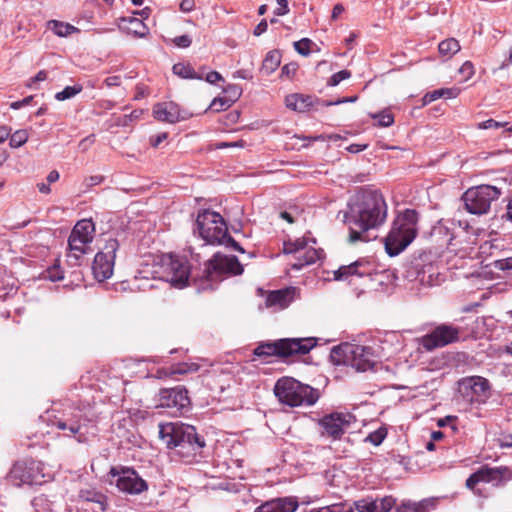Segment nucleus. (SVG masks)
<instances>
[{"mask_svg":"<svg viewBox=\"0 0 512 512\" xmlns=\"http://www.w3.org/2000/svg\"><path fill=\"white\" fill-rule=\"evenodd\" d=\"M501 447H512V434L504 435L500 440Z\"/></svg>","mask_w":512,"mask_h":512,"instance_id":"nucleus-64","label":"nucleus"},{"mask_svg":"<svg viewBox=\"0 0 512 512\" xmlns=\"http://www.w3.org/2000/svg\"><path fill=\"white\" fill-rule=\"evenodd\" d=\"M387 217V205L382 195L373 190H363L355 194L345 214L349 227V242H367V232L382 225Z\"/></svg>","mask_w":512,"mask_h":512,"instance_id":"nucleus-1","label":"nucleus"},{"mask_svg":"<svg viewBox=\"0 0 512 512\" xmlns=\"http://www.w3.org/2000/svg\"><path fill=\"white\" fill-rule=\"evenodd\" d=\"M172 41L179 48H188L192 43V39L189 35L177 36Z\"/></svg>","mask_w":512,"mask_h":512,"instance_id":"nucleus-51","label":"nucleus"},{"mask_svg":"<svg viewBox=\"0 0 512 512\" xmlns=\"http://www.w3.org/2000/svg\"><path fill=\"white\" fill-rule=\"evenodd\" d=\"M273 390L279 402L290 407L311 406L319 397L316 389L292 377L278 379Z\"/></svg>","mask_w":512,"mask_h":512,"instance_id":"nucleus-5","label":"nucleus"},{"mask_svg":"<svg viewBox=\"0 0 512 512\" xmlns=\"http://www.w3.org/2000/svg\"><path fill=\"white\" fill-rule=\"evenodd\" d=\"M459 73L464 76L465 80L470 79L474 75V66L470 61H466L459 68Z\"/></svg>","mask_w":512,"mask_h":512,"instance_id":"nucleus-49","label":"nucleus"},{"mask_svg":"<svg viewBox=\"0 0 512 512\" xmlns=\"http://www.w3.org/2000/svg\"><path fill=\"white\" fill-rule=\"evenodd\" d=\"M111 474L117 476L116 486L124 493L140 494L148 488L146 481L131 468H124L120 472H116V469L112 468Z\"/></svg>","mask_w":512,"mask_h":512,"instance_id":"nucleus-18","label":"nucleus"},{"mask_svg":"<svg viewBox=\"0 0 512 512\" xmlns=\"http://www.w3.org/2000/svg\"><path fill=\"white\" fill-rule=\"evenodd\" d=\"M354 421L355 417L350 413L334 412L324 416L319 424L328 436L338 439Z\"/></svg>","mask_w":512,"mask_h":512,"instance_id":"nucleus-19","label":"nucleus"},{"mask_svg":"<svg viewBox=\"0 0 512 512\" xmlns=\"http://www.w3.org/2000/svg\"><path fill=\"white\" fill-rule=\"evenodd\" d=\"M32 505L36 512H50L51 511L50 503L44 495L35 497L32 501Z\"/></svg>","mask_w":512,"mask_h":512,"instance_id":"nucleus-43","label":"nucleus"},{"mask_svg":"<svg viewBox=\"0 0 512 512\" xmlns=\"http://www.w3.org/2000/svg\"><path fill=\"white\" fill-rule=\"evenodd\" d=\"M312 45H313L312 40H310L308 38H303L299 41L294 42L295 50L303 56H308L310 54Z\"/></svg>","mask_w":512,"mask_h":512,"instance_id":"nucleus-44","label":"nucleus"},{"mask_svg":"<svg viewBox=\"0 0 512 512\" xmlns=\"http://www.w3.org/2000/svg\"><path fill=\"white\" fill-rule=\"evenodd\" d=\"M286 106L297 112H305L312 106V97L303 94H291L285 99Z\"/></svg>","mask_w":512,"mask_h":512,"instance_id":"nucleus-27","label":"nucleus"},{"mask_svg":"<svg viewBox=\"0 0 512 512\" xmlns=\"http://www.w3.org/2000/svg\"><path fill=\"white\" fill-rule=\"evenodd\" d=\"M103 180H104L103 176L94 175V176H90L89 178H87L85 180V183H86L87 187H92V186L101 184L103 182Z\"/></svg>","mask_w":512,"mask_h":512,"instance_id":"nucleus-55","label":"nucleus"},{"mask_svg":"<svg viewBox=\"0 0 512 512\" xmlns=\"http://www.w3.org/2000/svg\"><path fill=\"white\" fill-rule=\"evenodd\" d=\"M309 512H354V508L346 503H338L321 507L318 510H311Z\"/></svg>","mask_w":512,"mask_h":512,"instance_id":"nucleus-40","label":"nucleus"},{"mask_svg":"<svg viewBox=\"0 0 512 512\" xmlns=\"http://www.w3.org/2000/svg\"><path fill=\"white\" fill-rule=\"evenodd\" d=\"M418 220V213L413 209H406L397 215L384 240L390 256L400 254L412 243L418 233Z\"/></svg>","mask_w":512,"mask_h":512,"instance_id":"nucleus-3","label":"nucleus"},{"mask_svg":"<svg viewBox=\"0 0 512 512\" xmlns=\"http://www.w3.org/2000/svg\"><path fill=\"white\" fill-rule=\"evenodd\" d=\"M460 329L453 325L442 324L429 334L419 339V344L426 350L432 351L456 342L459 339Z\"/></svg>","mask_w":512,"mask_h":512,"instance_id":"nucleus-16","label":"nucleus"},{"mask_svg":"<svg viewBox=\"0 0 512 512\" xmlns=\"http://www.w3.org/2000/svg\"><path fill=\"white\" fill-rule=\"evenodd\" d=\"M120 82H121V79L119 76H110V77H107L105 79V84L108 86V87H115V86H119L120 85Z\"/></svg>","mask_w":512,"mask_h":512,"instance_id":"nucleus-59","label":"nucleus"},{"mask_svg":"<svg viewBox=\"0 0 512 512\" xmlns=\"http://www.w3.org/2000/svg\"><path fill=\"white\" fill-rule=\"evenodd\" d=\"M159 437L168 448L177 449V453L188 461L205 446L195 427L180 422L159 424Z\"/></svg>","mask_w":512,"mask_h":512,"instance_id":"nucleus-2","label":"nucleus"},{"mask_svg":"<svg viewBox=\"0 0 512 512\" xmlns=\"http://www.w3.org/2000/svg\"><path fill=\"white\" fill-rule=\"evenodd\" d=\"M278 7L274 10V14L277 16H284L289 13L288 1L277 0Z\"/></svg>","mask_w":512,"mask_h":512,"instance_id":"nucleus-52","label":"nucleus"},{"mask_svg":"<svg viewBox=\"0 0 512 512\" xmlns=\"http://www.w3.org/2000/svg\"><path fill=\"white\" fill-rule=\"evenodd\" d=\"M371 118L378 120V125L381 127H389L394 123V117L387 110L380 113H370Z\"/></svg>","mask_w":512,"mask_h":512,"instance_id":"nucleus-39","label":"nucleus"},{"mask_svg":"<svg viewBox=\"0 0 512 512\" xmlns=\"http://www.w3.org/2000/svg\"><path fill=\"white\" fill-rule=\"evenodd\" d=\"M89 244L87 241L70 235L68 239L69 252L67 254L69 261L73 259L76 263L81 256L88 252Z\"/></svg>","mask_w":512,"mask_h":512,"instance_id":"nucleus-28","label":"nucleus"},{"mask_svg":"<svg viewBox=\"0 0 512 512\" xmlns=\"http://www.w3.org/2000/svg\"><path fill=\"white\" fill-rule=\"evenodd\" d=\"M199 370V365L196 363H180L171 368L169 373H165V375H174V374H188L195 373Z\"/></svg>","mask_w":512,"mask_h":512,"instance_id":"nucleus-36","label":"nucleus"},{"mask_svg":"<svg viewBox=\"0 0 512 512\" xmlns=\"http://www.w3.org/2000/svg\"><path fill=\"white\" fill-rule=\"evenodd\" d=\"M280 62L281 55L279 51L273 50L268 52L263 60L261 72L265 75L272 74L279 67Z\"/></svg>","mask_w":512,"mask_h":512,"instance_id":"nucleus-30","label":"nucleus"},{"mask_svg":"<svg viewBox=\"0 0 512 512\" xmlns=\"http://www.w3.org/2000/svg\"><path fill=\"white\" fill-rule=\"evenodd\" d=\"M499 267L502 270L512 269V257H508L499 261Z\"/></svg>","mask_w":512,"mask_h":512,"instance_id":"nucleus-62","label":"nucleus"},{"mask_svg":"<svg viewBox=\"0 0 512 512\" xmlns=\"http://www.w3.org/2000/svg\"><path fill=\"white\" fill-rule=\"evenodd\" d=\"M431 507L432 502L430 500L406 501L397 508V512H429Z\"/></svg>","mask_w":512,"mask_h":512,"instance_id":"nucleus-32","label":"nucleus"},{"mask_svg":"<svg viewBox=\"0 0 512 512\" xmlns=\"http://www.w3.org/2000/svg\"><path fill=\"white\" fill-rule=\"evenodd\" d=\"M315 244V239L307 237L284 242L283 252L294 256L295 261L291 263L293 269L300 270L320 259L321 251L314 247Z\"/></svg>","mask_w":512,"mask_h":512,"instance_id":"nucleus-10","label":"nucleus"},{"mask_svg":"<svg viewBox=\"0 0 512 512\" xmlns=\"http://www.w3.org/2000/svg\"><path fill=\"white\" fill-rule=\"evenodd\" d=\"M297 507V501L292 498H278L265 502L255 512H295Z\"/></svg>","mask_w":512,"mask_h":512,"instance_id":"nucleus-24","label":"nucleus"},{"mask_svg":"<svg viewBox=\"0 0 512 512\" xmlns=\"http://www.w3.org/2000/svg\"><path fill=\"white\" fill-rule=\"evenodd\" d=\"M512 480V470L506 466L488 467L484 466L471 474L466 480V486L474 490L480 482L492 483L495 486H501Z\"/></svg>","mask_w":512,"mask_h":512,"instance_id":"nucleus-14","label":"nucleus"},{"mask_svg":"<svg viewBox=\"0 0 512 512\" xmlns=\"http://www.w3.org/2000/svg\"><path fill=\"white\" fill-rule=\"evenodd\" d=\"M507 122H499L494 119H488L486 121L478 123L479 129H498L505 127Z\"/></svg>","mask_w":512,"mask_h":512,"instance_id":"nucleus-48","label":"nucleus"},{"mask_svg":"<svg viewBox=\"0 0 512 512\" xmlns=\"http://www.w3.org/2000/svg\"><path fill=\"white\" fill-rule=\"evenodd\" d=\"M29 134L25 129L17 130L10 137V146L12 148H18L24 145L28 140Z\"/></svg>","mask_w":512,"mask_h":512,"instance_id":"nucleus-37","label":"nucleus"},{"mask_svg":"<svg viewBox=\"0 0 512 512\" xmlns=\"http://www.w3.org/2000/svg\"><path fill=\"white\" fill-rule=\"evenodd\" d=\"M79 498L83 501L93 502L98 505L99 510L104 512L106 510V497L93 489H82L79 492Z\"/></svg>","mask_w":512,"mask_h":512,"instance_id":"nucleus-29","label":"nucleus"},{"mask_svg":"<svg viewBox=\"0 0 512 512\" xmlns=\"http://www.w3.org/2000/svg\"><path fill=\"white\" fill-rule=\"evenodd\" d=\"M458 391L470 404H484L490 396V384L481 376H470L458 381Z\"/></svg>","mask_w":512,"mask_h":512,"instance_id":"nucleus-12","label":"nucleus"},{"mask_svg":"<svg viewBox=\"0 0 512 512\" xmlns=\"http://www.w3.org/2000/svg\"><path fill=\"white\" fill-rule=\"evenodd\" d=\"M49 280L55 282L63 279V272L61 271L60 267L57 265H54L47 271V276Z\"/></svg>","mask_w":512,"mask_h":512,"instance_id":"nucleus-50","label":"nucleus"},{"mask_svg":"<svg viewBox=\"0 0 512 512\" xmlns=\"http://www.w3.org/2000/svg\"><path fill=\"white\" fill-rule=\"evenodd\" d=\"M243 267L236 256L216 253L208 262L205 269L206 278L210 281L217 280L222 275H239Z\"/></svg>","mask_w":512,"mask_h":512,"instance_id":"nucleus-15","label":"nucleus"},{"mask_svg":"<svg viewBox=\"0 0 512 512\" xmlns=\"http://www.w3.org/2000/svg\"><path fill=\"white\" fill-rule=\"evenodd\" d=\"M232 105V101L225 97L214 98L209 108L215 112H219L229 108Z\"/></svg>","mask_w":512,"mask_h":512,"instance_id":"nucleus-45","label":"nucleus"},{"mask_svg":"<svg viewBox=\"0 0 512 512\" xmlns=\"http://www.w3.org/2000/svg\"><path fill=\"white\" fill-rule=\"evenodd\" d=\"M160 270L161 278L172 286L183 288L187 285L190 266L184 258L171 254L164 255L161 258Z\"/></svg>","mask_w":512,"mask_h":512,"instance_id":"nucleus-11","label":"nucleus"},{"mask_svg":"<svg viewBox=\"0 0 512 512\" xmlns=\"http://www.w3.org/2000/svg\"><path fill=\"white\" fill-rule=\"evenodd\" d=\"M190 405L188 391L181 386L164 388L158 394V406L170 409L172 413H182Z\"/></svg>","mask_w":512,"mask_h":512,"instance_id":"nucleus-17","label":"nucleus"},{"mask_svg":"<svg viewBox=\"0 0 512 512\" xmlns=\"http://www.w3.org/2000/svg\"><path fill=\"white\" fill-rule=\"evenodd\" d=\"M367 148V144H351L347 147V150L350 153H358L360 151H363Z\"/></svg>","mask_w":512,"mask_h":512,"instance_id":"nucleus-61","label":"nucleus"},{"mask_svg":"<svg viewBox=\"0 0 512 512\" xmlns=\"http://www.w3.org/2000/svg\"><path fill=\"white\" fill-rule=\"evenodd\" d=\"M167 136L168 135L165 132L152 136L150 138L151 146H153L154 148H157L167 138Z\"/></svg>","mask_w":512,"mask_h":512,"instance_id":"nucleus-53","label":"nucleus"},{"mask_svg":"<svg viewBox=\"0 0 512 512\" xmlns=\"http://www.w3.org/2000/svg\"><path fill=\"white\" fill-rule=\"evenodd\" d=\"M82 91V86L74 85L67 86L62 91L55 94V99L58 101H64L70 99Z\"/></svg>","mask_w":512,"mask_h":512,"instance_id":"nucleus-38","label":"nucleus"},{"mask_svg":"<svg viewBox=\"0 0 512 512\" xmlns=\"http://www.w3.org/2000/svg\"><path fill=\"white\" fill-rule=\"evenodd\" d=\"M433 92H434V96L436 97V99H439V98L453 99L459 95L460 89L457 87L441 88V89L433 90Z\"/></svg>","mask_w":512,"mask_h":512,"instance_id":"nucleus-42","label":"nucleus"},{"mask_svg":"<svg viewBox=\"0 0 512 512\" xmlns=\"http://www.w3.org/2000/svg\"><path fill=\"white\" fill-rule=\"evenodd\" d=\"M395 504L392 496L374 499L366 497L354 502L353 508L358 512H388Z\"/></svg>","mask_w":512,"mask_h":512,"instance_id":"nucleus-20","label":"nucleus"},{"mask_svg":"<svg viewBox=\"0 0 512 512\" xmlns=\"http://www.w3.org/2000/svg\"><path fill=\"white\" fill-rule=\"evenodd\" d=\"M316 345V339L309 338H285L274 342H267L258 345L254 355L289 357L294 354H307Z\"/></svg>","mask_w":512,"mask_h":512,"instance_id":"nucleus-7","label":"nucleus"},{"mask_svg":"<svg viewBox=\"0 0 512 512\" xmlns=\"http://www.w3.org/2000/svg\"><path fill=\"white\" fill-rule=\"evenodd\" d=\"M438 50L442 56L450 58L460 50V44L456 39L449 38L439 43Z\"/></svg>","mask_w":512,"mask_h":512,"instance_id":"nucleus-35","label":"nucleus"},{"mask_svg":"<svg viewBox=\"0 0 512 512\" xmlns=\"http://www.w3.org/2000/svg\"><path fill=\"white\" fill-rule=\"evenodd\" d=\"M196 225L201 238L208 244H220L244 253V249L227 233L223 217L214 211L198 213Z\"/></svg>","mask_w":512,"mask_h":512,"instance_id":"nucleus-4","label":"nucleus"},{"mask_svg":"<svg viewBox=\"0 0 512 512\" xmlns=\"http://www.w3.org/2000/svg\"><path fill=\"white\" fill-rule=\"evenodd\" d=\"M46 79H47V73H46V71L41 70V71H39V72L35 75V77H33V78L31 79L30 83H28V86H29V87H32V85H33L34 83H36V82H41V81H44V80H46Z\"/></svg>","mask_w":512,"mask_h":512,"instance_id":"nucleus-56","label":"nucleus"},{"mask_svg":"<svg viewBox=\"0 0 512 512\" xmlns=\"http://www.w3.org/2000/svg\"><path fill=\"white\" fill-rule=\"evenodd\" d=\"M47 27L54 34H56L57 36H60V37L68 36V35L72 34L73 32L77 31L76 27H74L68 23H63V22H60L57 20H50L47 23Z\"/></svg>","mask_w":512,"mask_h":512,"instance_id":"nucleus-33","label":"nucleus"},{"mask_svg":"<svg viewBox=\"0 0 512 512\" xmlns=\"http://www.w3.org/2000/svg\"><path fill=\"white\" fill-rule=\"evenodd\" d=\"M93 142L94 136H88L80 141L79 148L82 149V151H86Z\"/></svg>","mask_w":512,"mask_h":512,"instance_id":"nucleus-57","label":"nucleus"},{"mask_svg":"<svg viewBox=\"0 0 512 512\" xmlns=\"http://www.w3.org/2000/svg\"><path fill=\"white\" fill-rule=\"evenodd\" d=\"M330 359L335 365L350 366L356 371L365 372L374 365V352L368 346L342 343L331 350Z\"/></svg>","mask_w":512,"mask_h":512,"instance_id":"nucleus-6","label":"nucleus"},{"mask_svg":"<svg viewBox=\"0 0 512 512\" xmlns=\"http://www.w3.org/2000/svg\"><path fill=\"white\" fill-rule=\"evenodd\" d=\"M119 248L117 239L109 238L106 241L104 250L95 255L92 271L94 277L102 282L113 274L116 251Z\"/></svg>","mask_w":512,"mask_h":512,"instance_id":"nucleus-13","label":"nucleus"},{"mask_svg":"<svg viewBox=\"0 0 512 512\" xmlns=\"http://www.w3.org/2000/svg\"><path fill=\"white\" fill-rule=\"evenodd\" d=\"M267 27H268V24L266 22V20H262L254 29V35L255 36H260L261 34H263L264 32H266L267 30Z\"/></svg>","mask_w":512,"mask_h":512,"instance_id":"nucleus-58","label":"nucleus"},{"mask_svg":"<svg viewBox=\"0 0 512 512\" xmlns=\"http://www.w3.org/2000/svg\"><path fill=\"white\" fill-rule=\"evenodd\" d=\"M119 28L128 34H132L137 37H145L148 34V28L143 21L138 18H122Z\"/></svg>","mask_w":512,"mask_h":512,"instance_id":"nucleus-25","label":"nucleus"},{"mask_svg":"<svg viewBox=\"0 0 512 512\" xmlns=\"http://www.w3.org/2000/svg\"><path fill=\"white\" fill-rule=\"evenodd\" d=\"M371 270L368 263L358 260L349 265L341 266L334 273L336 280H349L352 282L353 277H369Z\"/></svg>","mask_w":512,"mask_h":512,"instance_id":"nucleus-22","label":"nucleus"},{"mask_svg":"<svg viewBox=\"0 0 512 512\" xmlns=\"http://www.w3.org/2000/svg\"><path fill=\"white\" fill-rule=\"evenodd\" d=\"M10 128L7 126H0V143L4 142L10 135Z\"/></svg>","mask_w":512,"mask_h":512,"instance_id":"nucleus-63","label":"nucleus"},{"mask_svg":"<svg viewBox=\"0 0 512 512\" xmlns=\"http://www.w3.org/2000/svg\"><path fill=\"white\" fill-rule=\"evenodd\" d=\"M50 479H52V473L46 471L42 462L35 460L18 462L9 473L10 482L17 487L26 484H42Z\"/></svg>","mask_w":512,"mask_h":512,"instance_id":"nucleus-8","label":"nucleus"},{"mask_svg":"<svg viewBox=\"0 0 512 512\" xmlns=\"http://www.w3.org/2000/svg\"><path fill=\"white\" fill-rule=\"evenodd\" d=\"M387 436V431L385 428H379L373 432H371L365 439L366 442H370L371 444L378 446Z\"/></svg>","mask_w":512,"mask_h":512,"instance_id":"nucleus-41","label":"nucleus"},{"mask_svg":"<svg viewBox=\"0 0 512 512\" xmlns=\"http://www.w3.org/2000/svg\"><path fill=\"white\" fill-rule=\"evenodd\" d=\"M295 288L271 291L265 298V305L275 310L284 309L294 300Z\"/></svg>","mask_w":512,"mask_h":512,"instance_id":"nucleus-23","label":"nucleus"},{"mask_svg":"<svg viewBox=\"0 0 512 512\" xmlns=\"http://www.w3.org/2000/svg\"><path fill=\"white\" fill-rule=\"evenodd\" d=\"M224 92L228 95V100L232 101V104L241 96L242 89L240 86L235 84H229L225 87Z\"/></svg>","mask_w":512,"mask_h":512,"instance_id":"nucleus-46","label":"nucleus"},{"mask_svg":"<svg viewBox=\"0 0 512 512\" xmlns=\"http://www.w3.org/2000/svg\"><path fill=\"white\" fill-rule=\"evenodd\" d=\"M501 190L492 185H479L469 188L463 195L466 210L475 215L487 214L491 204L498 200Z\"/></svg>","mask_w":512,"mask_h":512,"instance_id":"nucleus-9","label":"nucleus"},{"mask_svg":"<svg viewBox=\"0 0 512 512\" xmlns=\"http://www.w3.org/2000/svg\"><path fill=\"white\" fill-rule=\"evenodd\" d=\"M194 8V3L192 0H182L180 3V9L183 12H190Z\"/></svg>","mask_w":512,"mask_h":512,"instance_id":"nucleus-60","label":"nucleus"},{"mask_svg":"<svg viewBox=\"0 0 512 512\" xmlns=\"http://www.w3.org/2000/svg\"><path fill=\"white\" fill-rule=\"evenodd\" d=\"M95 234V225L91 219H82L76 223L71 231V236L91 243Z\"/></svg>","mask_w":512,"mask_h":512,"instance_id":"nucleus-26","label":"nucleus"},{"mask_svg":"<svg viewBox=\"0 0 512 512\" xmlns=\"http://www.w3.org/2000/svg\"><path fill=\"white\" fill-rule=\"evenodd\" d=\"M351 77V72L348 70H341L335 74H333L328 80L329 86H337L341 81L349 79Z\"/></svg>","mask_w":512,"mask_h":512,"instance_id":"nucleus-47","label":"nucleus"},{"mask_svg":"<svg viewBox=\"0 0 512 512\" xmlns=\"http://www.w3.org/2000/svg\"><path fill=\"white\" fill-rule=\"evenodd\" d=\"M173 73L184 79H202V76L198 75L193 67L185 63H176L172 67Z\"/></svg>","mask_w":512,"mask_h":512,"instance_id":"nucleus-34","label":"nucleus"},{"mask_svg":"<svg viewBox=\"0 0 512 512\" xmlns=\"http://www.w3.org/2000/svg\"><path fill=\"white\" fill-rule=\"evenodd\" d=\"M153 115L158 121L171 124L185 119V116L182 115V111L178 104L174 102L157 103L153 107Z\"/></svg>","mask_w":512,"mask_h":512,"instance_id":"nucleus-21","label":"nucleus"},{"mask_svg":"<svg viewBox=\"0 0 512 512\" xmlns=\"http://www.w3.org/2000/svg\"><path fill=\"white\" fill-rule=\"evenodd\" d=\"M205 80L210 83V84H214L218 81H222L223 80V77L222 75L217 72V71H211L209 72L207 75H206V78Z\"/></svg>","mask_w":512,"mask_h":512,"instance_id":"nucleus-54","label":"nucleus"},{"mask_svg":"<svg viewBox=\"0 0 512 512\" xmlns=\"http://www.w3.org/2000/svg\"><path fill=\"white\" fill-rule=\"evenodd\" d=\"M54 425L59 430L68 431V433H65L66 436L79 434L81 428L80 421L76 418L58 419L54 422Z\"/></svg>","mask_w":512,"mask_h":512,"instance_id":"nucleus-31","label":"nucleus"}]
</instances>
